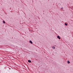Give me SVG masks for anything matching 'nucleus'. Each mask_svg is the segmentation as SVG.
Returning <instances> with one entry per match:
<instances>
[{"instance_id": "obj_1", "label": "nucleus", "mask_w": 73, "mask_h": 73, "mask_svg": "<svg viewBox=\"0 0 73 73\" xmlns=\"http://www.w3.org/2000/svg\"><path fill=\"white\" fill-rule=\"evenodd\" d=\"M57 38H58L59 39H60V36H57Z\"/></svg>"}, {"instance_id": "obj_2", "label": "nucleus", "mask_w": 73, "mask_h": 73, "mask_svg": "<svg viewBox=\"0 0 73 73\" xmlns=\"http://www.w3.org/2000/svg\"><path fill=\"white\" fill-rule=\"evenodd\" d=\"M29 42L31 44H33V42H32V41L30 40Z\"/></svg>"}, {"instance_id": "obj_3", "label": "nucleus", "mask_w": 73, "mask_h": 73, "mask_svg": "<svg viewBox=\"0 0 73 73\" xmlns=\"http://www.w3.org/2000/svg\"><path fill=\"white\" fill-rule=\"evenodd\" d=\"M52 49H56V48L55 47H54V46H52Z\"/></svg>"}, {"instance_id": "obj_4", "label": "nucleus", "mask_w": 73, "mask_h": 73, "mask_svg": "<svg viewBox=\"0 0 73 73\" xmlns=\"http://www.w3.org/2000/svg\"><path fill=\"white\" fill-rule=\"evenodd\" d=\"M28 62H29L31 63V60H28Z\"/></svg>"}, {"instance_id": "obj_5", "label": "nucleus", "mask_w": 73, "mask_h": 73, "mask_svg": "<svg viewBox=\"0 0 73 73\" xmlns=\"http://www.w3.org/2000/svg\"><path fill=\"white\" fill-rule=\"evenodd\" d=\"M67 63L68 64H70V62L68 60L67 61Z\"/></svg>"}, {"instance_id": "obj_6", "label": "nucleus", "mask_w": 73, "mask_h": 73, "mask_svg": "<svg viewBox=\"0 0 73 73\" xmlns=\"http://www.w3.org/2000/svg\"><path fill=\"white\" fill-rule=\"evenodd\" d=\"M64 24L66 26H67V25H68V24L67 23H65Z\"/></svg>"}, {"instance_id": "obj_7", "label": "nucleus", "mask_w": 73, "mask_h": 73, "mask_svg": "<svg viewBox=\"0 0 73 73\" xmlns=\"http://www.w3.org/2000/svg\"><path fill=\"white\" fill-rule=\"evenodd\" d=\"M3 23L4 24H5V21H3Z\"/></svg>"}, {"instance_id": "obj_8", "label": "nucleus", "mask_w": 73, "mask_h": 73, "mask_svg": "<svg viewBox=\"0 0 73 73\" xmlns=\"http://www.w3.org/2000/svg\"><path fill=\"white\" fill-rule=\"evenodd\" d=\"M63 9V7H62L61 8V9Z\"/></svg>"}]
</instances>
